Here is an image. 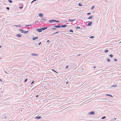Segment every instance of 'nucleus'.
Masks as SVG:
<instances>
[{
    "instance_id": "obj_38",
    "label": "nucleus",
    "mask_w": 121,
    "mask_h": 121,
    "mask_svg": "<svg viewBox=\"0 0 121 121\" xmlns=\"http://www.w3.org/2000/svg\"><path fill=\"white\" fill-rule=\"evenodd\" d=\"M49 40H48L47 41V42L48 43V42H49Z\"/></svg>"
},
{
    "instance_id": "obj_2",
    "label": "nucleus",
    "mask_w": 121,
    "mask_h": 121,
    "mask_svg": "<svg viewBox=\"0 0 121 121\" xmlns=\"http://www.w3.org/2000/svg\"><path fill=\"white\" fill-rule=\"evenodd\" d=\"M36 30L39 32H41L42 31V30L41 29H36Z\"/></svg>"
},
{
    "instance_id": "obj_39",
    "label": "nucleus",
    "mask_w": 121,
    "mask_h": 121,
    "mask_svg": "<svg viewBox=\"0 0 121 121\" xmlns=\"http://www.w3.org/2000/svg\"><path fill=\"white\" fill-rule=\"evenodd\" d=\"M41 43V42H40L39 43V45H40V44Z\"/></svg>"
},
{
    "instance_id": "obj_26",
    "label": "nucleus",
    "mask_w": 121,
    "mask_h": 121,
    "mask_svg": "<svg viewBox=\"0 0 121 121\" xmlns=\"http://www.w3.org/2000/svg\"><path fill=\"white\" fill-rule=\"evenodd\" d=\"M105 117H106L105 116H104V117H102V119H104L105 118Z\"/></svg>"
},
{
    "instance_id": "obj_13",
    "label": "nucleus",
    "mask_w": 121,
    "mask_h": 121,
    "mask_svg": "<svg viewBox=\"0 0 121 121\" xmlns=\"http://www.w3.org/2000/svg\"><path fill=\"white\" fill-rule=\"evenodd\" d=\"M38 37H35V38H33V40H35V39H38Z\"/></svg>"
},
{
    "instance_id": "obj_41",
    "label": "nucleus",
    "mask_w": 121,
    "mask_h": 121,
    "mask_svg": "<svg viewBox=\"0 0 121 121\" xmlns=\"http://www.w3.org/2000/svg\"><path fill=\"white\" fill-rule=\"evenodd\" d=\"M93 68H95V66H94Z\"/></svg>"
},
{
    "instance_id": "obj_34",
    "label": "nucleus",
    "mask_w": 121,
    "mask_h": 121,
    "mask_svg": "<svg viewBox=\"0 0 121 121\" xmlns=\"http://www.w3.org/2000/svg\"><path fill=\"white\" fill-rule=\"evenodd\" d=\"M34 82V81H33L31 83V84H32Z\"/></svg>"
},
{
    "instance_id": "obj_25",
    "label": "nucleus",
    "mask_w": 121,
    "mask_h": 121,
    "mask_svg": "<svg viewBox=\"0 0 121 121\" xmlns=\"http://www.w3.org/2000/svg\"><path fill=\"white\" fill-rule=\"evenodd\" d=\"M108 52V50H106L105 51V52Z\"/></svg>"
},
{
    "instance_id": "obj_12",
    "label": "nucleus",
    "mask_w": 121,
    "mask_h": 121,
    "mask_svg": "<svg viewBox=\"0 0 121 121\" xmlns=\"http://www.w3.org/2000/svg\"><path fill=\"white\" fill-rule=\"evenodd\" d=\"M106 95L107 96H109L111 97H113V96L112 95H111L110 94H106Z\"/></svg>"
},
{
    "instance_id": "obj_14",
    "label": "nucleus",
    "mask_w": 121,
    "mask_h": 121,
    "mask_svg": "<svg viewBox=\"0 0 121 121\" xmlns=\"http://www.w3.org/2000/svg\"><path fill=\"white\" fill-rule=\"evenodd\" d=\"M67 25H62L61 27H65Z\"/></svg>"
},
{
    "instance_id": "obj_49",
    "label": "nucleus",
    "mask_w": 121,
    "mask_h": 121,
    "mask_svg": "<svg viewBox=\"0 0 121 121\" xmlns=\"http://www.w3.org/2000/svg\"><path fill=\"white\" fill-rule=\"evenodd\" d=\"M121 43V42H120V43Z\"/></svg>"
},
{
    "instance_id": "obj_43",
    "label": "nucleus",
    "mask_w": 121,
    "mask_h": 121,
    "mask_svg": "<svg viewBox=\"0 0 121 121\" xmlns=\"http://www.w3.org/2000/svg\"><path fill=\"white\" fill-rule=\"evenodd\" d=\"M26 26H30V25H26Z\"/></svg>"
},
{
    "instance_id": "obj_37",
    "label": "nucleus",
    "mask_w": 121,
    "mask_h": 121,
    "mask_svg": "<svg viewBox=\"0 0 121 121\" xmlns=\"http://www.w3.org/2000/svg\"><path fill=\"white\" fill-rule=\"evenodd\" d=\"M117 86H112L114 87H116Z\"/></svg>"
},
{
    "instance_id": "obj_17",
    "label": "nucleus",
    "mask_w": 121,
    "mask_h": 121,
    "mask_svg": "<svg viewBox=\"0 0 121 121\" xmlns=\"http://www.w3.org/2000/svg\"><path fill=\"white\" fill-rule=\"evenodd\" d=\"M41 117H37L36 118H40Z\"/></svg>"
},
{
    "instance_id": "obj_36",
    "label": "nucleus",
    "mask_w": 121,
    "mask_h": 121,
    "mask_svg": "<svg viewBox=\"0 0 121 121\" xmlns=\"http://www.w3.org/2000/svg\"><path fill=\"white\" fill-rule=\"evenodd\" d=\"M68 65H67V66H66V69L67 68H68Z\"/></svg>"
},
{
    "instance_id": "obj_44",
    "label": "nucleus",
    "mask_w": 121,
    "mask_h": 121,
    "mask_svg": "<svg viewBox=\"0 0 121 121\" xmlns=\"http://www.w3.org/2000/svg\"><path fill=\"white\" fill-rule=\"evenodd\" d=\"M68 82H66V84H67L68 83Z\"/></svg>"
},
{
    "instance_id": "obj_32",
    "label": "nucleus",
    "mask_w": 121,
    "mask_h": 121,
    "mask_svg": "<svg viewBox=\"0 0 121 121\" xmlns=\"http://www.w3.org/2000/svg\"><path fill=\"white\" fill-rule=\"evenodd\" d=\"M6 9L8 10H9V8L8 7H7L6 8Z\"/></svg>"
},
{
    "instance_id": "obj_5",
    "label": "nucleus",
    "mask_w": 121,
    "mask_h": 121,
    "mask_svg": "<svg viewBox=\"0 0 121 121\" xmlns=\"http://www.w3.org/2000/svg\"><path fill=\"white\" fill-rule=\"evenodd\" d=\"M95 113L94 112V111H92L90 113V115H92V114H95Z\"/></svg>"
},
{
    "instance_id": "obj_10",
    "label": "nucleus",
    "mask_w": 121,
    "mask_h": 121,
    "mask_svg": "<svg viewBox=\"0 0 121 121\" xmlns=\"http://www.w3.org/2000/svg\"><path fill=\"white\" fill-rule=\"evenodd\" d=\"M19 30L22 33H23L24 32V31H23V30H22L21 29H19Z\"/></svg>"
},
{
    "instance_id": "obj_3",
    "label": "nucleus",
    "mask_w": 121,
    "mask_h": 121,
    "mask_svg": "<svg viewBox=\"0 0 121 121\" xmlns=\"http://www.w3.org/2000/svg\"><path fill=\"white\" fill-rule=\"evenodd\" d=\"M39 16L40 17H43V14H41L40 13L39 14Z\"/></svg>"
},
{
    "instance_id": "obj_8",
    "label": "nucleus",
    "mask_w": 121,
    "mask_h": 121,
    "mask_svg": "<svg viewBox=\"0 0 121 121\" xmlns=\"http://www.w3.org/2000/svg\"><path fill=\"white\" fill-rule=\"evenodd\" d=\"M47 28V27H45L42 28H41V29H42V30H45Z\"/></svg>"
},
{
    "instance_id": "obj_48",
    "label": "nucleus",
    "mask_w": 121,
    "mask_h": 121,
    "mask_svg": "<svg viewBox=\"0 0 121 121\" xmlns=\"http://www.w3.org/2000/svg\"><path fill=\"white\" fill-rule=\"evenodd\" d=\"M45 21V19H43Z\"/></svg>"
},
{
    "instance_id": "obj_11",
    "label": "nucleus",
    "mask_w": 121,
    "mask_h": 121,
    "mask_svg": "<svg viewBox=\"0 0 121 121\" xmlns=\"http://www.w3.org/2000/svg\"><path fill=\"white\" fill-rule=\"evenodd\" d=\"M31 55L33 56H38V54L34 53L32 54Z\"/></svg>"
},
{
    "instance_id": "obj_33",
    "label": "nucleus",
    "mask_w": 121,
    "mask_h": 121,
    "mask_svg": "<svg viewBox=\"0 0 121 121\" xmlns=\"http://www.w3.org/2000/svg\"><path fill=\"white\" fill-rule=\"evenodd\" d=\"M58 32H59L58 31H57V32H56V33H54V34H56L58 33Z\"/></svg>"
},
{
    "instance_id": "obj_29",
    "label": "nucleus",
    "mask_w": 121,
    "mask_h": 121,
    "mask_svg": "<svg viewBox=\"0 0 121 121\" xmlns=\"http://www.w3.org/2000/svg\"><path fill=\"white\" fill-rule=\"evenodd\" d=\"M23 6L22 5V7H19V8L20 9H22L23 8Z\"/></svg>"
},
{
    "instance_id": "obj_50",
    "label": "nucleus",
    "mask_w": 121,
    "mask_h": 121,
    "mask_svg": "<svg viewBox=\"0 0 121 121\" xmlns=\"http://www.w3.org/2000/svg\"><path fill=\"white\" fill-rule=\"evenodd\" d=\"M1 47V46H0V48Z\"/></svg>"
},
{
    "instance_id": "obj_30",
    "label": "nucleus",
    "mask_w": 121,
    "mask_h": 121,
    "mask_svg": "<svg viewBox=\"0 0 121 121\" xmlns=\"http://www.w3.org/2000/svg\"><path fill=\"white\" fill-rule=\"evenodd\" d=\"M114 60L116 61H117V59H115Z\"/></svg>"
},
{
    "instance_id": "obj_21",
    "label": "nucleus",
    "mask_w": 121,
    "mask_h": 121,
    "mask_svg": "<svg viewBox=\"0 0 121 121\" xmlns=\"http://www.w3.org/2000/svg\"><path fill=\"white\" fill-rule=\"evenodd\" d=\"M69 31L70 32H73V31L72 30L70 29L69 30Z\"/></svg>"
},
{
    "instance_id": "obj_28",
    "label": "nucleus",
    "mask_w": 121,
    "mask_h": 121,
    "mask_svg": "<svg viewBox=\"0 0 121 121\" xmlns=\"http://www.w3.org/2000/svg\"><path fill=\"white\" fill-rule=\"evenodd\" d=\"M56 29V28H52V29L53 30H55Z\"/></svg>"
},
{
    "instance_id": "obj_24",
    "label": "nucleus",
    "mask_w": 121,
    "mask_h": 121,
    "mask_svg": "<svg viewBox=\"0 0 121 121\" xmlns=\"http://www.w3.org/2000/svg\"><path fill=\"white\" fill-rule=\"evenodd\" d=\"M107 61H108V62H109V61H110V60L109 59H107Z\"/></svg>"
},
{
    "instance_id": "obj_40",
    "label": "nucleus",
    "mask_w": 121,
    "mask_h": 121,
    "mask_svg": "<svg viewBox=\"0 0 121 121\" xmlns=\"http://www.w3.org/2000/svg\"><path fill=\"white\" fill-rule=\"evenodd\" d=\"M77 28L79 29V28H80V27H77Z\"/></svg>"
},
{
    "instance_id": "obj_7",
    "label": "nucleus",
    "mask_w": 121,
    "mask_h": 121,
    "mask_svg": "<svg viewBox=\"0 0 121 121\" xmlns=\"http://www.w3.org/2000/svg\"><path fill=\"white\" fill-rule=\"evenodd\" d=\"M92 23V22H90L89 23H88L87 24V26H91Z\"/></svg>"
},
{
    "instance_id": "obj_47",
    "label": "nucleus",
    "mask_w": 121,
    "mask_h": 121,
    "mask_svg": "<svg viewBox=\"0 0 121 121\" xmlns=\"http://www.w3.org/2000/svg\"><path fill=\"white\" fill-rule=\"evenodd\" d=\"M116 118H115V119L116 120Z\"/></svg>"
},
{
    "instance_id": "obj_4",
    "label": "nucleus",
    "mask_w": 121,
    "mask_h": 121,
    "mask_svg": "<svg viewBox=\"0 0 121 121\" xmlns=\"http://www.w3.org/2000/svg\"><path fill=\"white\" fill-rule=\"evenodd\" d=\"M16 36L18 37H20L22 35L21 34H18L16 35Z\"/></svg>"
},
{
    "instance_id": "obj_18",
    "label": "nucleus",
    "mask_w": 121,
    "mask_h": 121,
    "mask_svg": "<svg viewBox=\"0 0 121 121\" xmlns=\"http://www.w3.org/2000/svg\"><path fill=\"white\" fill-rule=\"evenodd\" d=\"M94 8V6H93L91 8V9H93Z\"/></svg>"
},
{
    "instance_id": "obj_9",
    "label": "nucleus",
    "mask_w": 121,
    "mask_h": 121,
    "mask_svg": "<svg viewBox=\"0 0 121 121\" xmlns=\"http://www.w3.org/2000/svg\"><path fill=\"white\" fill-rule=\"evenodd\" d=\"M54 27L56 28H60V26H54Z\"/></svg>"
},
{
    "instance_id": "obj_31",
    "label": "nucleus",
    "mask_w": 121,
    "mask_h": 121,
    "mask_svg": "<svg viewBox=\"0 0 121 121\" xmlns=\"http://www.w3.org/2000/svg\"><path fill=\"white\" fill-rule=\"evenodd\" d=\"M27 79H26L25 80L24 82H26V81H27Z\"/></svg>"
},
{
    "instance_id": "obj_42",
    "label": "nucleus",
    "mask_w": 121,
    "mask_h": 121,
    "mask_svg": "<svg viewBox=\"0 0 121 121\" xmlns=\"http://www.w3.org/2000/svg\"><path fill=\"white\" fill-rule=\"evenodd\" d=\"M38 95H37L36 96V97H38Z\"/></svg>"
},
{
    "instance_id": "obj_6",
    "label": "nucleus",
    "mask_w": 121,
    "mask_h": 121,
    "mask_svg": "<svg viewBox=\"0 0 121 121\" xmlns=\"http://www.w3.org/2000/svg\"><path fill=\"white\" fill-rule=\"evenodd\" d=\"M69 21L70 22H72L74 21L75 20L73 19H69Z\"/></svg>"
},
{
    "instance_id": "obj_22",
    "label": "nucleus",
    "mask_w": 121,
    "mask_h": 121,
    "mask_svg": "<svg viewBox=\"0 0 121 121\" xmlns=\"http://www.w3.org/2000/svg\"><path fill=\"white\" fill-rule=\"evenodd\" d=\"M52 70L54 72H55L56 73H58L56 72V71H55V70H54V69H52Z\"/></svg>"
},
{
    "instance_id": "obj_20",
    "label": "nucleus",
    "mask_w": 121,
    "mask_h": 121,
    "mask_svg": "<svg viewBox=\"0 0 121 121\" xmlns=\"http://www.w3.org/2000/svg\"><path fill=\"white\" fill-rule=\"evenodd\" d=\"M109 56L111 57H112L113 56V55L112 54H110V55Z\"/></svg>"
},
{
    "instance_id": "obj_1",
    "label": "nucleus",
    "mask_w": 121,
    "mask_h": 121,
    "mask_svg": "<svg viewBox=\"0 0 121 121\" xmlns=\"http://www.w3.org/2000/svg\"><path fill=\"white\" fill-rule=\"evenodd\" d=\"M60 22L59 21H56L55 20H50L49 21V23H52V22Z\"/></svg>"
},
{
    "instance_id": "obj_45",
    "label": "nucleus",
    "mask_w": 121,
    "mask_h": 121,
    "mask_svg": "<svg viewBox=\"0 0 121 121\" xmlns=\"http://www.w3.org/2000/svg\"><path fill=\"white\" fill-rule=\"evenodd\" d=\"M0 81H1L2 82V80H1L0 79Z\"/></svg>"
},
{
    "instance_id": "obj_16",
    "label": "nucleus",
    "mask_w": 121,
    "mask_h": 121,
    "mask_svg": "<svg viewBox=\"0 0 121 121\" xmlns=\"http://www.w3.org/2000/svg\"><path fill=\"white\" fill-rule=\"evenodd\" d=\"M28 32V31H24V33L25 34H26V33H27Z\"/></svg>"
},
{
    "instance_id": "obj_46",
    "label": "nucleus",
    "mask_w": 121,
    "mask_h": 121,
    "mask_svg": "<svg viewBox=\"0 0 121 121\" xmlns=\"http://www.w3.org/2000/svg\"><path fill=\"white\" fill-rule=\"evenodd\" d=\"M80 55V54H79V55H78V56H79V55Z\"/></svg>"
},
{
    "instance_id": "obj_35",
    "label": "nucleus",
    "mask_w": 121,
    "mask_h": 121,
    "mask_svg": "<svg viewBox=\"0 0 121 121\" xmlns=\"http://www.w3.org/2000/svg\"><path fill=\"white\" fill-rule=\"evenodd\" d=\"M91 14V13H87V15H89V14Z\"/></svg>"
},
{
    "instance_id": "obj_23",
    "label": "nucleus",
    "mask_w": 121,
    "mask_h": 121,
    "mask_svg": "<svg viewBox=\"0 0 121 121\" xmlns=\"http://www.w3.org/2000/svg\"><path fill=\"white\" fill-rule=\"evenodd\" d=\"M94 38V36H90V38Z\"/></svg>"
},
{
    "instance_id": "obj_19",
    "label": "nucleus",
    "mask_w": 121,
    "mask_h": 121,
    "mask_svg": "<svg viewBox=\"0 0 121 121\" xmlns=\"http://www.w3.org/2000/svg\"><path fill=\"white\" fill-rule=\"evenodd\" d=\"M78 5L79 6H82V5L80 3H79L78 4Z\"/></svg>"
},
{
    "instance_id": "obj_15",
    "label": "nucleus",
    "mask_w": 121,
    "mask_h": 121,
    "mask_svg": "<svg viewBox=\"0 0 121 121\" xmlns=\"http://www.w3.org/2000/svg\"><path fill=\"white\" fill-rule=\"evenodd\" d=\"M93 18V17L92 16H90L88 18V19H91Z\"/></svg>"
},
{
    "instance_id": "obj_27",
    "label": "nucleus",
    "mask_w": 121,
    "mask_h": 121,
    "mask_svg": "<svg viewBox=\"0 0 121 121\" xmlns=\"http://www.w3.org/2000/svg\"><path fill=\"white\" fill-rule=\"evenodd\" d=\"M10 3H12V1L11 0H9L8 1Z\"/></svg>"
}]
</instances>
